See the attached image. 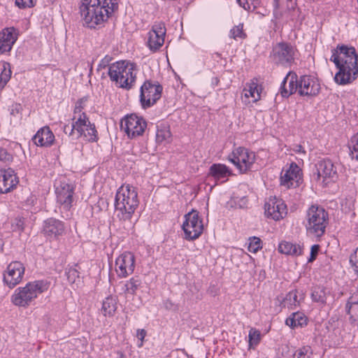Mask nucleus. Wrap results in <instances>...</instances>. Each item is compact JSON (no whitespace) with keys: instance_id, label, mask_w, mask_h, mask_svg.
I'll use <instances>...</instances> for the list:
<instances>
[{"instance_id":"4d7b16f0","label":"nucleus","mask_w":358,"mask_h":358,"mask_svg":"<svg viewBox=\"0 0 358 358\" xmlns=\"http://www.w3.org/2000/svg\"><path fill=\"white\" fill-rule=\"evenodd\" d=\"M77 113H79V115H80L83 113H81V109L80 108V107L76 106L74 108V114H77Z\"/></svg>"},{"instance_id":"1a4fd4ad","label":"nucleus","mask_w":358,"mask_h":358,"mask_svg":"<svg viewBox=\"0 0 358 358\" xmlns=\"http://www.w3.org/2000/svg\"><path fill=\"white\" fill-rule=\"evenodd\" d=\"M185 221L182 224V229L185 234V238L195 240L198 238L203 232V224L199 215V212L192 210L185 215Z\"/></svg>"},{"instance_id":"a18cd8bd","label":"nucleus","mask_w":358,"mask_h":358,"mask_svg":"<svg viewBox=\"0 0 358 358\" xmlns=\"http://www.w3.org/2000/svg\"><path fill=\"white\" fill-rule=\"evenodd\" d=\"M347 313L350 315V318L354 320H358V304L349 306L348 308H345Z\"/></svg>"},{"instance_id":"a211bd4d","label":"nucleus","mask_w":358,"mask_h":358,"mask_svg":"<svg viewBox=\"0 0 358 358\" xmlns=\"http://www.w3.org/2000/svg\"><path fill=\"white\" fill-rule=\"evenodd\" d=\"M18 179L13 169H0V193L6 194L12 191L17 185Z\"/></svg>"},{"instance_id":"9b49d317","label":"nucleus","mask_w":358,"mask_h":358,"mask_svg":"<svg viewBox=\"0 0 358 358\" xmlns=\"http://www.w3.org/2000/svg\"><path fill=\"white\" fill-rule=\"evenodd\" d=\"M146 127L145 120L135 114L127 115L120 122L121 129L127 134L129 138L142 136Z\"/></svg>"},{"instance_id":"c9c22d12","label":"nucleus","mask_w":358,"mask_h":358,"mask_svg":"<svg viewBox=\"0 0 358 358\" xmlns=\"http://www.w3.org/2000/svg\"><path fill=\"white\" fill-rule=\"evenodd\" d=\"M282 304L284 306H287L289 308H292L293 306H296L297 304H299V301H298L297 296V291L292 290L287 294L286 296L282 301Z\"/></svg>"},{"instance_id":"09e8293b","label":"nucleus","mask_w":358,"mask_h":358,"mask_svg":"<svg viewBox=\"0 0 358 358\" xmlns=\"http://www.w3.org/2000/svg\"><path fill=\"white\" fill-rule=\"evenodd\" d=\"M319 250H320V245H313L311 247L310 255V257L308 259V262H313L316 259L317 255L318 252H319Z\"/></svg>"},{"instance_id":"72a5a7b5","label":"nucleus","mask_w":358,"mask_h":358,"mask_svg":"<svg viewBox=\"0 0 358 358\" xmlns=\"http://www.w3.org/2000/svg\"><path fill=\"white\" fill-rule=\"evenodd\" d=\"M171 138V133L166 127H157L156 132V141L158 143L169 142Z\"/></svg>"},{"instance_id":"864d4df0","label":"nucleus","mask_w":358,"mask_h":358,"mask_svg":"<svg viewBox=\"0 0 358 358\" xmlns=\"http://www.w3.org/2000/svg\"><path fill=\"white\" fill-rule=\"evenodd\" d=\"M35 197L30 194L29 196L27 197V199L24 201V206H32L34 205V202H35Z\"/></svg>"},{"instance_id":"4468645a","label":"nucleus","mask_w":358,"mask_h":358,"mask_svg":"<svg viewBox=\"0 0 358 358\" xmlns=\"http://www.w3.org/2000/svg\"><path fill=\"white\" fill-rule=\"evenodd\" d=\"M115 271L118 277L126 278L131 274L135 268V257L131 252H124L115 261Z\"/></svg>"},{"instance_id":"6ab92c4d","label":"nucleus","mask_w":358,"mask_h":358,"mask_svg":"<svg viewBox=\"0 0 358 358\" xmlns=\"http://www.w3.org/2000/svg\"><path fill=\"white\" fill-rule=\"evenodd\" d=\"M301 169L294 162H292L289 168L285 171L284 174H281L280 182L282 185L287 187H297L299 181L301 180Z\"/></svg>"},{"instance_id":"dca6fc26","label":"nucleus","mask_w":358,"mask_h":358,"mask_svg":"<svg viewBox=\"0 0 358 358\" xmlns=\"http://www.w3.org/2000/svg\"><path fill=\"white\" fill-rule=\"evenodd\" d=\"M300 96H315L320 91V83L310 76H302L299 78Z\"/></svg>"},{"instance_id":"c756f323","label":"nucleus","mask_w":358,"mask_h":358,"mask_svg":"<svg viewBox=\"0 0 358 358\" xmlns=\"http://www.w3.org/2000/svg\"><path fill=\"white\" fill-rule=\"evenodd\" d=\"M285 324L291 328L303 327L307 324V317L302 313H293L286 319Z\"/></svg>"},{"instance_id":"39448f33","label":"nucleus","mask_w":358,"mask_h":358,"mask_svg":"<svg viewBox=\"0 0 358 358\" xmlns=\"http://www.w3.org/2000/svg\"><path fill=\"white\" fill-rule=\"evenodd\" d=\"M48 283L45 280H36L28 282L23 287H18L11 296V301L15 306L27 307L38 294L48 289Z\"/></svg>"},{"instance_id":"a878e982","label":"nucleus","mask_w":358,"mask_h":358,"mask_svg":"<svg viewBox=\"0 0 358 358\" xmlns=\"http://www.w3.org/2000/svg\"><path fill=\"white\" fill-rule=\"evenodd\" d=\"M82 132H78V138L83 137L85 141L89 142H96L98 141L97 131L94 123H91L87 116L85 125L82 127Z\"/></svg>"},{"instance_id":"9d476101","label":"nucleus","mask_w":358,"mask_h":358,"mask_svg":"<svg viewBox=\"0 0 358 358\" xmlns=\"http://www.w3.org/2000/svg\"><path fill=\"white\" fill-rule=\"evenodd\" d=\"M229 159L241 173L251 171L255 162V155L245 148L239 147L229 156Z\"/></svg>"},{"instance_id":"58836bf2","label":"nucleus","mask_w":358,"mask_h":358,"mask_svg":"<svg viewBox=\"0 0 358 358\" xmlns=\"http://www.w3.org/2000/svg\"><path fill=\"white\" fill-rule=\"evenodd\" d=\"M349 150L352 159L355 158L358 161V133L352 138Z\"/></svg>"},{"instance_id":"0eeeda50","label":"nucleus","mask_w":358,"mask_h":358,"mask_svg":"<svg viewBox=\"0 0 358 358\" xmlns=\"http://www.w3.org/2000/svg\"><path fill=\"white\" fill-rule=\"evenodd\" d=\"M163 87L157 82L146 80L141 87L140 102L143 108L151 107L161 98Z\"/></svg>"},{"instance_id":"ddd939ff","label":"nucleus","mask_w":358,"mask_h":358,"mask_svg":"<svg viewBox=\"0 0 358 358\" xmlns=\"http://www.w3.org/2000/svg\"><path fill=\"white\" fill-rule=\"evenodd\" d=\"M166 31L164 22H159L153 24L152 29L148 33V45L150 50L155 52L163 45Z\"/></svg>"},{"instance_id":"393cba45","label":"nucleus","mask_w":358,"mask_h":358,"mask_svg":"<svg viewBox=\"0 0 358 358\" xmlns=\"http://www.w3.org/2000/svg\"><path fill=\"white\" fill-rule=\"evenodd\" d=\"M73 122L71 124H65L63 127V131L65 134L71 136L73 135L74 131H76L77 133L82 132V127L85 125L87 121V115L85 113H83L80 115L78 119L76 120V117L73 119Z\"/></svg>"},{"instance_id":"20e7f679","label":"nucleus","mask_w":358,"mask_h":358,"mask_svg":"<svg viewBox=\"0 0 358 358\" xmlns=\"http://www.w3.org/2000/svg\"><path fill=\"white\" fill-rule=\"evenodd\" d=\"M136 64L129 61L121 60L112 64L108 68V76L119 87L130 90L135 83L136 73Z\"/></svg>"},{"instance_id":"423d86ee","label":"nucleus","mask_w":358,"mask_h":358,"mask_svg":"<svg viewBox=\"0 0 358 358\" xmlns=\"http://www.w3.org/2000/svg\"><path fill=\"white\" fill-rule=\"evenodd\" d=\"M306 231L316 237L324 235L329 223L328 213L321 206L312 205L306 213Z\"/></svg>"},{"instance_id":"412c9836","label":"nucleus","mask_w":358,"mask_h":358,"mask_svg":"<svg viewBox=\"0 0 358 358\" xmlns=\"http://www.w3.org/2000/svg\"><path fill=\"white\" fill-rule=\"evenodd\" d=\"M299 80L295 73L289 72L283 79L280 86V93L283 97H289L299 90Z\"/></svg>"},{"instance_id":"4c0bfd02","label":"nucleus","mask_w":358,"mask_h":358,"mask_svg":"<svg viewBox=\"0 0 358 358\" xmlns=\"http://www.w3.org/2000/svg\"><path fill=\"white\" fill-rule=\"evenodd\" d=\"M230 36L235 40L238 38L245 39L247 37V34L243 31V24H239L234 27L230 30Z\"/></svg>"},{"instance_id":"f257e3e1","label":"nucleus","mask_w":358,"mask_h":358,"mask_svg":"<svg viewBox=\"0 0 358 358\" xmlns=\"http://www.w3.org/2000/svg\"><path fill=\"white\" fill-rule=\"evenodd\" d=\"M330 60L333 62L338 71L334 77L338 85L351 83L358 76V55L354 47L338 45L332 50Z\"/></svg>"},{"instance_id":"473e14b6","label":"nucleus","mask_w":358,"mask_h":358,"mask_svg":"<svg viewBox=\"0 0 358 358\" xmlns=\"http://www.w3.org/2000/svg\"><path fill=\"white\" fill-rule=\"evenodd\" d=\"M311 297L315 302L325 303L327 301L326 289L320 286L315 287L313 289Z\"/></svg>"},{"instance_id":"7ed1b4c3","label":"nucleus","mask_w":358,"mask_h":358,"mask_svg":"<svg viewBox=\"0 0 358 358\" xmlns=\"http://www.w3.org/2000/svg\"><path fill=\"white\" fill-rule=\"evenodd\" d=\"M114 205L115 212L120 221L131 223L134 212L139 205L136 189L129 185L120 187L115 194Z\"/></svg>"},{"instance_id":"37998d69","label":"nucleus","mask_w":358,"mask_h":358,"mask_svg":"<svg viewBox=\"0 0 358 358\" xmlns=\"http://www.w3.org/2000/svg\"><path fill=\"white\" fill-rule=\"evenodd\" d=\"M350 264L355 274L358 277V248L350 257Z\"/></svg>"},{"instance_id":"13d9d810","label":"nucleus","mask_w":358,"mask_h":358,"mask_svg":"<svg viewBox=\"0 0 358 358\" xmlns=\"http://www.w3.org/2000/svg\"><path fill=\"white\" fill-rule=\"evenodd\" d=\"M82 99H80L76 105V107H80V108L82 110L83 109V106H82Z\"/></svg>"},{"instance_id":"6e6552de","label":"nucleus","mask_w":358,"mask_h":358,"mask_svg":"<svg viewBox=\"0 0 358 358\" xmlns=\"http://www.w3.org/2000/svg\"><path fill=\"white\" fill-rule=\"evenodd\" d=\"M294 48L291 44L280 42L273 47L271 58L275 64L288 67L294 62Z\"/></svg>"},{"instance_id":"b1692460","label":"nucleus","mask_w":358,"mask_h":358,"mask_svg":"<svg viewBox=\"0 0 358 358\" xmlns=\"http://www.w3.org/2000/svg\"><path fill=\"white\" fill-rule=\"evenodd\" d=\"M33 141L37 146L50 147L55 141V136L49 127H43L34 136Z\"/></svg>"},{"instance_id":"79ce46f5","label":"nucleus","mask_w":358,"mask_h":358,"mask_svg":"<svg viewBox=\"0 0 358 358\" xmlns=\"http://www.w3.org/2000/svg\"><path fill=\"white\" fill-rule=\"evenodd\" d=\"M249 343L250 345H257L260 341V332L255 329H251L249 331Z\"/></svg>"},{"instance_id":"f3484780","label":"nucleus","mask_w":358,"mask_h":358,"mask_svg":"<svg viewBox=\"0 0 358 358\" xmlns=\"http://www.w3.org/2000/svg\"><path fill=\"white\" fill-rule=\"evenodd\" d=\"M57 201L66 210H69L73 201L74 187L66 182H62L56 189Z\"/></svg>"},{"instance_id":"c85d7f7f","label":"nucleus","mask_w":358,"mask_h":358,"mask_svg":"<svg viewBox=\"0 0 358 358\" xmlns=\"http://www.w3.org/2000/svg\"><path fill=\"white\" fill-rule=\"evenodd\" d=\"M117 310V298L109 296L102 303L101 313L104 316H113Z\"/></svg>"},{"instance_id":"5fc2aeb1","label":"nucleus","mask_w":358,"mask_h":358,"mask_svg":"<svg viewBox=\"0 0 358 358\" xmlns=\"http://www.w3.org/2000/svg\"><path fill=\"white\" fill-rule=\"evenodd\" d=\"M293 150L296 152L303 153L305 154L306 151L304 150L303 148L301 145H295L294 148H293Z\"/></svg>"},{"instance_id":"a19ab883","label":"nucleus","mask_w":358,"mask_h":358,"mask_svg":"<svg viewBox=\"0 0 358 358\" xmlns=\"http://www.w3.org/2000/svg\"><path fill=\"white\" fill-rule=\"evenodd\" d=\"M66 275L69 282L71 284L76 283L79 281V271L76 268H70L66 272Z\"/></svg>"},{"instance_id":"2eb2a0df","label":"nucleus","mask_w":358,"mask_h":358,"mask_svg":"<svg viewBox=\"0 0 358 358\" xmlns=\"http://www.w3.org/2000/svg\"><path fill=\"white\" fill-rule=\"evenodd\" d=\"M265 215L267 217L279 220L287 214L286 206L281 199L269 198L264 204Z\"/></svg>"},{"instance_id":"7c9ffc66","label":"nucleus","mask_w":358,"mask_h":358,"mask_svg":"<svg viewBox=\"0 0 358 358\" xmlns=\"http://www.w3.org/2000/svg\"><path fill=\"white\" fill-rule=\"evenodd\" d=\"M142 282L138 276L132 277L124 284V292L134 295L136 291L141 287Z\"/></svg>"},{"instance_id":"bf43d9fd","label":"nucleus","mask_w":358,"mask_h":358,"mask_svg":"<svg viewBox=\"0 0 358 358\" xmlns=\"http://www.w3.org/2000/svg\"><path fill=\"white\" fill-rule=\"evenodd\" d=\"M119 358H121V357H119Z\"/></svg>"},{"instance_id":"de8ad7c7","label":"nucleus","mask_w":358,"mask_h":358,"mask_svg":"<svg viewBox=\"0 0 358 358\" xmlns=\"http://www.w3.org/2000/svg\"><path fill=\"white\" fill-rule=\"evenodd\" d=\"M310 350V348L309 346L303 347L296 352L294 356L296 358H309L308 352Z\"/></svg>"},{"instance_id":"cd10ccee","label":"nucleus","mask_w":358,"mask_h":358,"mask_svg":"<svg viewBox=\"0 0 358 358\" xmlns=\"http://www.w3.org/2000/svg\"><path fill=\"white\" fill-rule=\"evenodd\" d=\"M231 172L229 168L222 164H214L209 169V175L215 180H220L226 178L230 175Z\"/></svg>"},{"instance_id":"f8f14e48","label":"nucleus","mask_w":358,"mask_h":358,"mask_svg":"<svg viewBox=\"0 0 358 358\" xmlns=\"http://www.w3.org/2000/svg\"><path fill=\"white\" fill-rule=\"evenodd\" d=\"M25 268L20 262L15 261L10 263L3 273V282L10 288L19 284L24 275Z\"/></svg>"},{"instance_id":"bb28decb","label":"nucleus","mask_w":358,"mask_h":358,"mask_svg":"<svg viewBox=\"0 0 358 358\" xmlns=\"http://www.w3.org/2000/svg\"><path fill=\"white\" fill-rule=\"evenodd\" d=\"M278 251L287 255L298 256L301 254L302 248L299 245L291 242L282 241L278 245Z\"/></svg>"},{"instance_id":"5701e85b","label":"nucleus","mask_w":358,"mask_h":358,"mask_svg":"<svg viewBox=\"0 0 358 358\" xmlns=\"http://www.w3.org/2000/svg\"><path fill=\"white\" fill-rule=\"evenodd\" d=\"M317 178H323V181L327 178L334 179L337 176V170L330 159H323L316 164Z\"/></svg>"},{"instance_id":"4be33fe9","label":"nucleus","mask_w":358,"mask_h":358,"mask_svg":"<svg viewBox=\"0 0 358 358\" xmlns=\"http://www.w3.org/2000/svg\"><path fill=\"white\" fill-rule=\"evenodd\" d=\"M64 231V225L60 220L50 218L44 222L43 233L50 238H57Z\"/></svg>"},{"instance_id":"49530a36","label":"nucleus","mask_w":358,"mask_h":358,"mask_svg":"<svg viewBox=\"0 0 358 358\" xmlns=\"http://www.w3.org/2000/svg\"><path fill=\"white\" fill-rule=\"evenodd\" d=\"M15 5L20 8H31L34 6V0H15Z\"/></svg>"},{"instance_id":"3c124183","label":"nucleus","mask_w":358,"mask_h":358,"mask_svg":"<svg viewBox=\"0 0 358 358\" xmlns=\"http://www.w3.org/2000/svg\"><path fill=\"white\" fill-rule=\"evenodd\" d=\"M358 304V294L352 295L348 300L345 306V308H348L349 306L357 305Z\"/></svg>"},{"instance_id":"603ef678","label":"nucleus","mask_w":358,"mask_h":358,"mask_svg":"<svg viewBox=\"0 0 358 358\" xmlns=\"http://www.w3.org/2000/svg\"><path fill=\"white\" fill-rule=\"evenodd\" d=\"M110 60H111V57H110L108 56H106L100 62L99 66H98V70L101 69H105L106 66H108L109 65Z\"/></svg>"},{"instance_id":"6e6d98bb","label":"nucleus","mask_w":358,"mask_h":358,"mask_svg":"<svg viewBox=\"0 0 358 358\" xmlns=\"http://www.w3.org/2000/svg\"><path fill=\"white\" fill-rule=\"evenodd\" d=\"M165 306L166 308H171V307L173 306V303H171V301L167 300L165 302Z\"/></svg>"},{"instance_id":"e433bc0d","label":"nucleus","mask_w":358,"mask_h":358,"mask_svg":"<svg viewBox=\"0 0 358 358\" xmlns=\"http://www.w3.org/2000/svg\"><path fill=\"white\" fill-rule=\"evenodd\" d=\"M240 6L248 11H256L261 3L260 0H236Z\"/></svg>"},{"instance_id":"8fccbe9b","label":"nucleus","mask_w":358,"mask_h":358,"mask_svg":"<svg viewBox=\"0 0 358 358\" xmlns=\"http://www.w3.org/2000/svg\"><path fill=\"white\" fill-rule=\"evenodd\" d=\"M146 334H147L146 331L143 329L137 330L136 336L141 341V343L138 344V347L143 346V340L146 336Z\"/></svg>"},{"instance_id":"f03ea898","label":"nucleus","mask_w":358,"mask_h":358,"mask_svg":"<svg viewBox=\"0 0 358 358\" xmlns=\"http://www.w3.org/2000/svg\"><path fill=\"white\" fill-rule=\"evenodd\" d=\"M82 0L80 13L85 24L90 28L106 20L109 15L117 9V3L113 0Z\"/></svg>"},{"instance_id":"aec40b11","label":"nucleus","mask_w":358,"mask_h":358,"mask_svg":"<svg viewBox=\"0 0 358 358\" xmlns=\"http://www.w3.org/2000/svg\"><path fill=\"white\" fill-rule=\"evenodd\" d=\"M17 39V33L14 27H8L3 29L0 32L1 53L10 52Z\"/></svg>"},{"instance_id":"ea45409f","label":"nucleus","mask_w":358,"mask_h":358,"mask_svg":"<svg viewBox=\"0 0 358 358\" xmlns=\"http://www.w3.org/2000/svg\"><path fill=\"white\" fill-rule=\"evenodd\" d=\"M250 243L248 245V250L251 252L255 253L262 248V241L259 238L253 236L250 238Z\"/></svg>"},{"instance_id":"f704fd0d","label":"nucleus","mask_w":358,"mask_h":358,"mask_svg":"<svg viewBox=\"0 0 358 358\" xmlns=\"http://www.w3.org/2000/svg\"><path fill=\"white\" fill-rule=\"evenodd\" d=\"M12 71L10 70V64L4 62L3 64V69L0 74V88H3L11 77Z\"/></svg>"},{"instance_id":"2f4dec72","label":"nucleus","mask_w":358,"mask_h":358,"mask_svg":"<svg viewBox=\"0 0 358 358\" xmlns=\"http://www.w3.org/2000/svg\"><path fill=\"white\" fill-rule=\"evenodd\" d=\"M243 92L245 97H252L253 99V102H256L260 99L262 88L259 87L257 83L252 81L249 84L248 89L245 88Z\"/></svg>"},{"instance_id":"c03bdc74","label":"nucleus","mask_w":358,"mask_h":358,"mask_svg":"<svg viewBox=\"0 0 358 358\" xmlns=\"http://www.w3.org/2000/svg\"><path fill=\"white\" fill-rule=\"evenodd\" d=\"M13 160V156L11 154L1 147H0V161L3 162H9Z\"/></svg>"}]
</instances>
